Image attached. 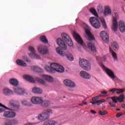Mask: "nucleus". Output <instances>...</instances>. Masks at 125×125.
I'll list each match as a JSON object with an SVG mask.
<instances>
[{"label": "nucleus", "instance_id": "9b49d317", "mask_svg": "<svg viewBox=\"0 0 125 125\" xmlns=\"http://www.w3.org/2000/svg\"><path fill=\"white\" fill-rule=\"evenodd\" d=\"M101 39L107 43L109 42V36L106 32H102L100 34Z\"/></svg>", "mask_w": 125, "mask_h": 125}, {"label": "nucleus", "instance_id": "69168bd1", "mask_svg": "<svg viewBox=\"0 0 125 125\" xmlns=\"http://www.w3.org/2000/svg\"><path fill=\"white\" fill-rule=\"evenodd\" d=\"M83 105L84 104V105H86L87 104V103L85 102H83Z\"/></svg>", "mask_w": 125, "mask_h": 125}, {"label": "nucleus", "instance_id": "c756f323", "mask_svg": "<svg viewBox=\"0 0 125 125\" xmlns=\"http://www.w3.org/2000/svg\"><path fill=\"white\" fill-rule=\"evenodd\" d=\"M16 62L17 64H18V65H20V66H21L22 67H27V63L21 60H18Z\"/></svg>", "mask_w": 125, "mask_h": 125}, {"label": "nucleus", "instance_id": "f257e3e1", "mask_svg": "<svg viewBox=\"0 0 125 125\" xmlns=\"http://www.w3.org/2000/svg\"><path fill=\"white\" fill-rule=\"evenodd\" d=\"M114 15L113 16L112 25L111 26V29L114 32H117L118 31V27L120 32H125V22L123 21H120L118 22L117 21L118 18H119V15L117 13H114Z\"/></svg>", "mask_w": 125, "mask_h": 125}, {"label": "nucleus", "instance_id": "b1692460", "mask_svg": "<svg viewBox=\"0 0 125 125\" xmlns=\"http://www.w3.org/2000/svg\"><path fill=\"white\" fill-rule=\"evenodd\" d=\"M82 27L85 32H91V31H92L91 28L85 23H83L82 24Z\"/></svg>", "mask_w": 125, "mask_h": 125}, {"label": "nucleus", "instance_id": "13d9d810", "mask_svg": "<svg viewBox=\"0 0 125 125\" xmlns=\"http://www.w3.org/2000/svg\"><path fill=\"white\" fill-rule=\"evenodd\" d=\"M36 125V123H27L26 124H24V125Z\"/></svg>", "mask_w": 125, "mask_h": 125}, {"label": "nucleus", "instance_id": "5fc2aeb1", "mask_svg": "<svg viewBox=\"0 0 125 125\" xmlns=\"http://www.w3.org/2000/svg\"><path fill=\"white\" fill-rule=\"evenodd\" d=\"M43 125H50L49 123V121H46L45 122H44Z\"/></svg>", "mask_w": 125, "mask_h": 125}, {"label": "nucleus", "instance_id": "20e7f679", "mask_svg": "<svg viewBox=\"0 0 125 125\" xmlns=\"http://www.w3.org/2000/svg\"><path fill=\"white\" fill-rule=\"evenodd\" d=\"M56 52L59 55L61 56H66L67 59L69 60L70 61H74V57H73V55L71 54L70 52H67L66 53L63 52L62 49L60 48H56Z\"/></svg>", "mask_w": 125, "mask_h": 125}, {"label": "nucleus", "instance_id": "ddd939ff", "mask_svg": "<svg viewBox=\"0 0 125 125\" xmlns=\"http://www.w3.org/2000/svg\"><path fill=\"white\" fill-rule=\"evenodd\" d=\"M73 36L74 39L77 42H78V43H80V44H83V39H82L80 35H79L76 32H74L73 34Z\"/></svg>", "mask_w": 125, "mask_h": 125}, {"label": "nucleus", "instance_id": "7ed1b4c3", "mask_svg": "<svg viewBox=\"0 0 125 125\" xmlns=\"http://www.w3.org/2000/svg\"><path fill=\"white\" fill-rule=\"evenodd\" d=\"M79 65L81 68L85 71H89L91 67H90V63L87 60L82 59L79 61Z\"/></svg>", "mask_w": 125, "mask_h": 125}, {"label": "nucleus", "instance_id": "bb28decb", "mask_svg": "<svg viewBox=\"0 0 125 125\" xmlns=\"http://www.w3.org/2000/svg\"><path fill=\"white\" fill-rule=\"evenodd\" d=\"M87 46L90 50H91L93 52H96V48L94 44L91 42H89L87 44Z\"/></svg>", "mask_w": 125, "mask_h": 125}, {"label": "nucleus", "instance_id": "a211bd4d", "mask_svg": "<svg viewBox=\"0 0 125 125\" xmlns=\"http://www.w3.org/2000/svg\"><path fill=\"white\" fill-rule=\"evenodd\" d=\"M80 75L82 78L86 79L87 80H89L91 78L90 74L84 71H81L80 73Z\"/></svg>", "mask_w": 125, "mask_h": 125}, {"label": "nucleus", "instance_id": "9d476101", "mask_svg": "<svg viewBox=\"0 0 125 125\" xmlns=\"http://www.w3.org/2000/svg\"><path fill=\"white\" fill-rule=\"evenodd\" d=\"M16 113L12 111H5L4 112L3 116L5 118H14Z\"/></svg>", "mask_w": 125, "mask_h": 125}, {"label": "nucleus", "instance_id": "473e14b6", "mask_svg": "<svg viewBox=\"0 0 125 125\" xmlns=\"http://www.w3.org/2000/svg\"><path fill=\"white\" fill-rule=\"evenodd\" d=\"M109 52H110V53H111L114 60L115 61H117V60H118V57L117 56V54H116V53H115L114 51H113V50H112L110 48L109 49Z\"/></svg>", "mask_w": 125, "mask_h": 125}, {"label": "nucleus", "instance_id": "a19ab883", "mask_svg": "<svg viewBox=\"0 0 125 125\" xmlns=\"http://www.w3.org/2000/svg\"><path fill=\"white\" fill-rule=\"evenodd\" d=\"M28 49L30 52H31V54H34V53H36V51L35 50V48L34 47L30 46L29 47Z\"/></svg>", "mask_w": 125, "mask_h": 125}, {"label": "nucleus", "instance_id": "864d4df0", "mask_svg": "<svg viewBox=\"0 0 125 125\" xmlns=\"http://www.w3.org/2000/svg\"><path fill=\"white\" fill-rule=\"evenodd\" d=\"M123 116V113L119 112L116 114L117 118H120V117Z\"/></svg>", "mask_w": 125, "mask_h": 125}, {"label": "nucleus", "instance_id": "a878e982", "mask_svg": "<svg viewBox=\"0 0 125 125\" xmlns=\"http://www.w3.org/2000/svg\"><path fill=\"white\" fill-rule=\"evenodd\" d=\"M40 105L42 106V107H44L46 108V107H48L49 105H50V102L49 101H42V102L40 103Z\"/></svg>", "mask_w": 125, "mask_h": 125}, {"label": "nucleus", "instance_id": "f704fd0d", "mask_svg": "<svg viewBox=\"0 0 125 125\" xmlns=\"http://www.w3.org/2000/svg\"><path fill=\"white\" fill-rule=\"evenodd\" d=\"M40 40L43 43L47 44L48 43V41L46 39V37L44 36H42L40 37Z\"/></svg>", "mask_w": 125, "mask_h": 125}, {"label": "nucleus", "instance_id": "774afa93", "mask_svg": "<svg viewBox=\"0 0 125 125\" xmlns=\"http://www.w3.org/2000/svg\"><path fill=\"white\" fill-rule=\"evenodd\" d=\"M5 125H12L11 123H9V124H6V123H5Z\"/></svg>", "mask_w": 125, "mask_h": 125}, {"label": "nucleus", "instance_id": "f8f14e48", "mask_svg": "<svg viewBox=\"0 0 125 125\" xmlns=\"http://www.w3.org/2000/svg\"><path fill=\"white\" fill-rule=\"evenodd\" d=\"M42 99L41 97H33L31 99V101L33 104H35L36 105L41 104Z\"/></svg>", "mask_w": 125, "mask_h": 125}, {"label": "nucleus", "instance_id": "aec40b11", "mask_svg": "<svg viewBox=\"0 0 125 125\" xmlns=\"http://www.w3.org/2000/svg\"><path fill=\"white\" fill-rule=\"evenodd\" d=\"M3 93L4 95H12L13 94V91L9 88L5 87L3 89Z\"/></svg>", "mask_w": 125, "mask_h": 125}, {"label": "nucleus", "instance_id": "2f4dec72", "mask_svg": "<svg viewBox=\"0 0 125 125\" xmlns=\"http://www.w3.org/2000/svg\"><path fill=\"white\" fill-rule=\"evenodd\" d=\"M21 104H22L23 106H32V104L31 102H28L27 100H23L21 101Z\"/></svg>", "mask_w": 125, "mask_h": 125}, {"label": "nucleus", "instance_id": "ea45409f", "mask_svg": "<svg viewBox=\"0 0 125 125\" xmlns=\"http://www.w3.org/2000/svg\"><path fill=\"white\" fill-rule=\"evenodd\" d=\"M125 99V96L124 94H121L119 97H118V102L120 103H122V102H124V100Z\"/></svg>", "mask_w": 125, "mask_h": 125}, {"label": "nucleus", "instance_id": "49530a36", "mask_svg": "<svg viewBox=\"0 0 125 125\" xmlns=\"http://www.w3.org/2000/svg\"><path fill=\"white\" fill-rule=\"evenodd\" d=\"M9 105H10V106H12V107H14V106H15V104H14V100L10 101L9 102Z\"/></svg>", "mask_w": 125, "mask_h": 125}, {"label": "nucleus", "instance_id": "09e8293b", "mask_svg": "<svg viewBox=\"0 0 125 125\" xmlns=\"http://www.w3.org/2000/svg\"><path fill=\"white\" fill-rule=\"evenodd\" d=\"M22 58L24 61H25V62H31V61L28 59V58H27V57L23 56Z\"/></svg>", "mask_w": 125, "mask_h": 125}, {"label": "nucleus", "instance_id": "58836bf2", "mask_svg": "<svg viewBox=\"0 0 125 125\" xmlns=\"http://www.w3.org/2000/svg\"><path fill=\"white\" fill-rule=\"evenodd\" d=\"M92 26L94 28H95L96 29H99L101 25H100V22H99V21H98V22L93 24Z\"/></svg>", "mask_w": 125, "mask_h": 125}, {"label": "nucleus", "instance_id": "423d86ee", "mask_svg": "<svg viewBox=\"0 0 125 125\" xmlns=\"http://www.w3.org/2000/svg\"><path fill=\"white\" fill-rule=\"evenodd\" d=\"M62 38L65 42L67 44L68 46H73V41H72V39H71L69 35L66 33H62Z\"/></svg>", "mask_w": 125, "mask_h": 125}, {"label": "nucleus", "instance_id": "4c0bfd02", "mask_svg": "<svg viewBox=\"0 0 125 125\" xmlns=\"http://www.w3.org/2000/svg\"><path fill=\"white\" fill-rule=\"evenodd\" d=\"M97 10L99 13H104V9L101 5H99L97 7Z\"/></svg>", "mask_w": 125, "mask_h": 125}, {"label": "nucleus", "instance_id": "e2e57ef3", "mask_svg": "<svg viewBox=\"0 0 125 125\" xmlns=\"http://www.w3.org/2000/svg\"><path fill=\"white\" fill-rule=\"evenodd\" d=\"M96 60L98 61L100 60V59H101V58H100V57L99 56L96 57Z\"/></svg>", "mask_w": 125, "mask_h": 125}, {"label": "nucleus", "instance_id": "f3484780", "mask_svg": "<svg viewBox=\"0 0 125 125\" xmlns=\"http://www.w3.org/2000/svg\"><path fill=\"white\" fill-rule=\"evenodd\" d=\"M80 75L82 78L86 79L87 80H89L91 78L90 74L84 71H81L80 73Z\"/></svg>", "mask_w": 125, "mask_h": 125}, {"label": "nucleus", "instance_id": "6e6d98bb", "mask_svg": "<svg viewBox=\"0 0 125 125\" xmlns=\"http://www.w3.org/2000/svg\"><path fill=\"white\" fill-rule=\"evenodd\" d=\"M109 104L111 106V107H116V104H114L111 102H109Z\"/></svg>", "mask_w": 125, "mask_h": 125}, {"label": "nucleus", "instance_id": "4d7b16f0", "mask_svg": "<svg viewBox=\"0 0 125 125\" xmlns=\"http://www.w3.org/2000/svg\"><path fill=\"white\" fill-rule=\"evenodd\" d=\"M101 93L102 94H107V93H108V92L106 91H103L101 92Z\"/></svg>", "mask_w": 125, "mask_h": 125}, {"label": "nucleus", "instance_id": "c03bdc74", "mask_svg": "<svg viewBox=\"0 0 125 125\" xmlns=\"http://www.w3.org/2000/svg\"><path fill=\"white\" fill-rule=\"evenodd\" d=\"M125 89H119L117 88L116 93L117 94H121V93H123L125 91Z\"/></svg>", "mask_w": 125, "mask_h": 125}, {"label": "nucleus", "instance_id": "de8ad7c7", "mask_svg": "<svg viewBox=\"0 0 125 125\" xmlns=\"http://www.w3.org/2000/svg\"><path fill=\"white\" fill-rule=\"evenodd\" d=\"M117 90H118V88H113L112 89H109V92H112V93H114V92L117 91Z\"/></svg>", "mask_w": 125, "mask_h": 125}, {"label": "nucleus", "instance_id": "603ef678", "mask_svg": "<svg viewBox=\"0 0 125 125\" xmlns=\"http://www.w3.org/2000/svg\"><path fill=\"white\" fill-rule=\"evenodd\" d=\"M98 99H99V97L97 96H96V97H95L92 98V100L93 101H95V100H98Z\"/></svg>", "mask_w": 125, "mask_h": 125}, {"label": "nucleus", "instance_id": "72a5a7b5", "mask_svg": "<svg viewBox=\"0 0 125 125\" xmlns=\"http://www.w3.org/2000/svg\"><path fill=\"white\" fill-rule=\"evenodd\" d=\"M86 35L88 37L89 41H94V36L91 34L90 32H86Z\"/></svg>", "mask_w": 125, "mask_h": 125}, {"label": "nucleus", "instance_id": "e433bc0d", "mask_svg": "<svg viewBox=\"0 0 125 125\" xmlns=\"http://www.w3.org/2000/svg\"><path fill=\"white\" fill-rule=\"evenodd\" d=\"M29 56L31 58H36V59H41V57L40 55H37L36 53H33V54H29Z\"/></svg>", "mask_w": 125, "mask_h": 125}, {"label": "nucleus", "instance_id": "cd10ccee", "mask_svg": "<svg viewBox=\"0 0 125 125\" xmlns=\"http://www.w3.org/2000/svg\"><path fill=\"white\" fill-rule=\"evenodd\" d=\"M32 91L34 93H36L37 94H42V90L37 87L32 88Z\"/></svg>", "mask_w": 125, "mask_h": 125}, {"label": "nucleus", "instance_id": "5701e85b", "mask_svg": "<svg viewBox=\"0 0 125 125\" xmlns=\"http://www.w3.org/2000/svg\"><path fill=\"white\" fill-rule=\"evenodd\" d=\"M42 77L43 79H44V80H45L48 82H50V83L53 82V78H52V77L51 76L43 74L42 75Z\"/></svg>", "mask_w": 125, "mask_h": 125}, {"label": "nucleus", "instance_id": "1a4fd4ad", "mask_svg": "<svg viewBox=\"0 0 125 125\" xmlns=\"http://www.w3.org/2000/svg\"><path fill=\"white\" fill-rule=\"evenodd\" d=\"M57 43L59 45L61 48L63 49V50L67 49V45L61 38H59L57 40Z\"/></svg>", "mask_w": 125, "mask_h": 125}, {"label": "nucleus", "instance_id": "37998d69", "mask_svg": "<svg viewBox=\"0 0 125 125\" xmlns=\"http://www.w3.org/2000/svg\"><path fill=\"white\" fill-rule=\"evenodd\" d=\"M46 114V115H48L49 114H52V110L51 109H45L43 111Z\"/></svg>", "mask_w": 125, "mask_h": 125}, {"label": "nucleus", "instance_id": "2eb2a0df", "mask_svg": "<svg viewBox=\"0 0 125 125\" xmlns=\"http://www.w3.org/2000/svg\"><path fill=\"white\" fill-rule=\"evenodd\" d=\"M14 91L20 95H23V94H25L26 93L25 89L21 87L14 88Z\"/></svg>", "mask_w": 125, "mask_h": 125}, {"label": "nucleus", "instance_id": "4be33fe9", "mask_svg": "<svg viewBox=\"0 0 125 125\" xmlns=\"http://www.w3.org/2000/svg\"><path fill=\"white\" fill-rule=\"evenodd\" d=\"M9 83L13 85V86H18L19 84V82L18 81L14 78H12L9 80Z\"/></svg>", "mask_w": 125, "mask_h": 125}, {"label": "nucleus", "instance_id": "f03ea898", "mask_svg": "<svg viewBox=\"0 0 125 125\" xmlns=\"http://www.w3.org/2000/svg\"><path fill=\"white\" fill-rule=\"evenodd\" d=\"M90 12L91 13H92L93 15L95 16L96 17H97L95 18L94 17H92L90 18V22L91 23V25H93L97 22H98V21L100 20V21L102 22L103 27L104 28V29H106L107 28V25H106V21H105V19H104V18L103 17H98V14H97V12H96L95 9L91 8L90 9Z\"/></svg>", "mask_w": 125, "mask_h": 125}, {"label": "nucleus", "instance_id": "0e129e2a", "mask_svg": "<svg viewBox=\"0 0 125 125\" xmlns=\"http://www.w3.org/2000/svg\"><path fill=\"white\" fill-rule=\"evenodd\" d=\"M32 69H33V70H37V69H38V67L33 66V67H32Z\"/></svg>", "mask_w": 125, "mask_h": 125}, {"label": "nucleus", "instance_id": "393cba45", "mask_svg": "<svg viewBox=\"0 0 125 125\" xmlns=\"http://www.w3.org/2000/svg\"><path fill=\"white\" fill-rule=\"evenodd\" d=\"M23 78L24 80H26V81H28L30 83H35V79L32 77V76L30 75H24Z\"/></svg>", "mask_w": 125, "mask_h": 125}, {"label": "nucleus", "instance_id": "39448f33", "mask_svg": "<svg viewBox=\"0 0 125 125\" xmlns=\"http://www.w3.org/2000/svg\"><path fill=\"white\" fill-rule=\"evenodd\" d=\"M100 66L102 68V69H104V70L107 76H108L110 79H112L113 80H118V77H117V76L115 75V74L114 73V72H113V71L106 67V66H105V65H104L103 63H101Z\"/></svg>", "mask_w": 125, "mask_h": 125}, {"label": "nucleus", "instance_id": "79ce46f5", "mask_svg": "<svg viewBox=\"0 0 125 125\" xmlns=\"http://www.w3.org/2000/svg\"><path fill=\"white\" fill-rule=\"evenodd\" d=\"M110 99H112L114 103H118V100H119L118 97L114 96V97H111L109 98Z\"/></svg>", "mask_w": 125, "mask_h": 125}, {"label": "nucleus", "instance_id": "680f3d73", "mask_svg": "<svg viewBox=\"0 0 125 125\" xmlns=\"http://www.w3.org/2000/svg\"><path fill=\"white\" fill-rule=\"evenodd\" d=\"M2 112H4V109L0 108V113H2Z\"/></svg>", "mask_w": 125, "mask_h": 125}, {"label": "nucleus", "instance_id": "338daca9", "mask_svg": "<svg viewBox=\"0 0 125 125\" xmlns=\"http://www.w3.org/2000/svg\"><path fill=\"white\" fill-rule=\"evenodd\" d=\"M121 107H122V108H125V104H122Z\"/></svg>", "mask_w": 125, "mask_h": 125}, {"label": "nucleus", "instance_id": "7c9ffc66", "mask_svg": "<svg viewBox=\"0 0 125 125\" xmlns=\"http://www.w3.org/2000/svg\"><path fill=\"white\" fill-rule=\"evenodd\" d=\"M36 80L39 83H40V84H42V85H44V86H47V84H46V83L44 81H43L42 79L41 78H36Z\"/></svg>", "mask_w": 125, "mask_h": 125}, {"label": "nucleus", "instance_id": "4468645a", "mask_svg": "<svg viewBox=\"0 0 125 125\" xmlns=\"http://www.w3.org/2000/svg\"><path fill=\"white\" fill-rule=\"evenodd\" d=\"M64 84L66 85V86H68V87H75L76 84L75 83L73 82L72 81L70 80H65L63 81Z\"/></svg>", "mask_w": 125, "mask_h": 125}, {"label": "nucleus", "instance_id": "412c9836", "mask_svg": "<svg viewBox=\"0 0 125 125\" xmlns=\"http://www.w3.org/2000/svg\"><path fill=\"white\" fill-rule=\"evenodd\" d=\"M44 69L45 71L48 72V73H55V69H54V67L51 66V63L50 64V66L45 65L44 67Z\"/></svg>", "mask_w": 125, "mask_h": 125}, {"label": "nucleus", "instance_id": "8fccbe9b", "mask_svg": "<svg viewBox=\"0 0 125 125\" xmlns=\"http://www.w3.org/2000/svg\"><path fill=\"white\" fill-rule=\"evenodd\" d=\"M49 123L50 125H55V124H56V122L53 120H49Z\"/></svg>", "mask_w": 125, "mask_h": 125}, {"label": "nucleus", "instance_id": "3c124183", "mask_svg": "<svg viewBox=\"0 0 125 125\" xmlns=\"http://www.w3.org/2000/svg\"><path fill=\"white\" fill-rule=\"evenodd\" d=\"M0 107H2L3 108L6 109V110H10V109L8 108V107L5 106L4 105L2 104L1 103H0Z\"/></svg>", "mask_w": 125, "mask_h": 125}, {"label": "nucleus", "instance_id": "6ab92c4d", "mask_svg": "<svg viewBox=\"0 0 125 125\" xmlns=\"http://www.w3.org/2000/svg\"><path fill=\"white\" fill-rule=\"evenodd\" d=\"M112 11L111 10V8L110 7L107 6H105L104 10V16H109V15H111Z\"/></svg>", "mask_w": 125, "mask_h": 125}, {"label": "nucleus", "instance_id": "6e6552de", "mask_svg": "<svg viewBox=\"0 0 125 125\" xmlns=\"http://www.w3.org/2000/svg\"><path fill=\"white\" fill-rule=\"evenodd\" d=\"M51 67H54L55 73L58 72V73H63L64 72V68L59 64L53 62L51 65Z\"/></svg>", "mask_w": 125, "mask_h": 125}, {"label": "nucleus", "instance_id": "c85d7f7f", "mask_svg": "<svg viewBox=\"0 0 125 125\" xmlns=\"http://www.w3.org/2000/svg\"><path fill=\"white\" fill-rule=\"evenodd\" d=\"M111 47L114 50L117 51L119 49V44L116 41H113L111 42Z\"/></svg>", "mask_w": 125, "mask_h": 125}, {"label": "nucleus", "instance_id": "a18cd8bd", "mask_svg": "<svg viewBox=\"0 0 125 125\" xmlns=\"http://www.w3.org/2000/svg\"><path fill=\"white\" fill-rule=\"evenodd\" d=\"M107 111L104 110V111H102L101 110H99L98 112V113L99 115H101V116H104V115H106L107 114Z\"/></svg>", "mask_w": 125, "mask_h": 125}, {"label": "nucleus", "instance_id": "dca6fc26", "mask_svg": "<svg viewBox=\"0 0 125 125\" xmlns=\"http://www.w3.org/2000/svg\"><path fill=\"white\" fill-rule=\"evenodd\" d=\"M38 120L39 121H45L49 118V115L46 114L43 111L42 114H40L38 116Z\"/></svg>", "mask_w": 125, "mask_h": 125}, {"label": "nucleus", "instance_id": "052dcab7", "mask_svg": "<svg viewBox=\"0 0 125 125\" xmlns=\"http://www.w3.org/2000/svg\"><path fill=\"white\" fill-rule=\"evenodd\" d=\"M102 61H106V57L104 56L103 58H102Z\"/></svg>", "mask_w": 125, "mask_h": 125}, {"label": "nucleus", "instance_id": "c9c22d12", "mask_svg": "<svg viewBox=\"0 0 125 125\" xmlns=\"http://www.w3.org/2000/svg\"><path fill=\"white\" fill-rule=\"evenodd\" d=\"M104 102H105V100L104 99H101L99 101L90 102V103H91L92 104H93V105H95V104H97V103L101 104L102 103H104Z\"/></svg>", "mask_w": 125, "mask_h": 125}, {"label": "nucleus", "instance_id": "0eeeda50", "mask_svg": "<svg viewBox=\"0 0 125 125\" xmlns=\"http://www.w3.org/2000/svg\"><path fill=\"white\" fill-rule=\"evenodd\" d=\"M38 50L41 54H42V55H45V54H48V49H47V47L44 45H39L38 47Z\"/></svg>", "mask_w": 125, "mask_h": 125}, {"label": "nucleus", "instance_id": "bf43d9fd", "mask_svg": "<svg viewBox=\"0 0 125 125\" xmlns=\"http://www.w3.org/2000/svg\"><path fill=\"white\" fill-rule=\"evenodd\" d=\"M90 113H91L92 114H93L94 115V114H96V111L93 110H91Z\"/></svg>", "mask_w": 125, "mask_h": 125}]
</instances>
